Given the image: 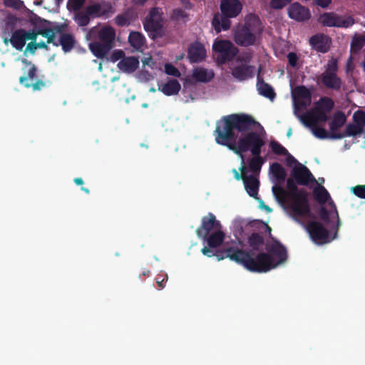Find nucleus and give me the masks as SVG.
Masks as SVG:
<instances>
[{
    "label": "nucleus",
    "instance_id": "1",
    "mask_svg": "<svg viewBox=\"0 0 365 365\" xmlns=\"http://www.w3.org/2000/svg\"><path fill=\"white\" fill-rule=\"evenodd\" d=\"M257 125H260L250 115L230 114L216 122L213 135L217 144L227 147L241 157L249 150L252 154H258L262 153L265 142L258 133L252 130Z\"/></svg>",
    "mask_w": 365,
    "mask_h": 365
},
{
    "label": "nucleus",
    "instance_id": "2",
    "mask_svg": "<svg viewBox=\"0 0 365 365\" xmlns=\"http://www.w3.org/2000/svg\"><path fill=\"white\" fill-rule=\"evenodd\" d=\"M266 252H259L255 257L252 251H246L239 246H231L217 252L219 259L229 258L252 272H267L284 263L287 250L278 240L266 245Z\"/></svg>",
    "mask_w": 365,
    "mask_h": 365
},
{
    "label": "nucleus",
    "instance_id": "3",
    "mask_svg": "<svg viewBox=\"0 0 365 365\" xmlns=\"http://www.w3.org/2000/svg\"><path fill=\"white\" fill-rule=\"evenodd\" d=\"M262 30L259 18L249 14L245 18L244 25H240L235 29L234 40L242 46L254 45L258 40Z\"/></svg>",
    "mask_w": 365,
    "mask_h": 365
},
{
    "label": "nucleus",
    "instance_id": "4",
    "mask_svg": "<svg viewBox=\"0 0 365 365\" xmlns=\"http://www.w3.org/2000/svg\"><path fill=\"white\" fill-rule=\"evenodd\" d=\"M307 191L300 192L292 197H287L283 202L277 201L297 222L304 224L301 218L309 216L311 209Z\"/></svg>",
    "mask_w": 365,
    "mask_h": 365
},
{
    "label": "nucleus",
    "instance_id": "5",
    "mask_svg": "<svg viewBox=\"0 0 365 365\" xmlns=\"http://www.w3.org/2000/svg\"><path fill=\"white\" fill-rule=\"evenodd\" d=\"M95 34H97L101 42L91 43L89 47L95 56L101 58L110 49L115 38V31L110 26L104 25L99 28L93 27L90 31L91 36Z\"/></svg>",
    "mask_w": 365,
    "mask_h": 365
},
{
    "label": "nucleus",
    "instance_id": "6",
    "mask_svg": "<svg viewBox=\"0 0 365 365\" xmlns=\"http://www.w3.org/2000/svg\"><path fill=\"white\" fill-rule=\"evenodd\" d=\"M242 6L238 0H222L220 9L222 14L215 15L212 25L217 31L227 30L231 25L229 18L236 17L242 11Z\"/></svg>",
    "mask_w": 365,
    "mask_h": 365
},
{
    "label": "nucleus",
    "instance_id": "7",
    "mask_svg": "<svg viewBox=\"0 0 365 365\" xmlns=\"http://www.w3.org/2000/svg\"><path fill=\"white\" fill-rule=\"evenodd\" d=\"M334 101L329 98H322L315 103L314 107L307 114L300 117L301 120L307 126L316 125L319 122H327L329 119V113L334 108Z\"/></svg>",
    "mask_w": 365,
    "mask_h": 365
},
{
    "label": "nucleus",
    "instance_id": "8",
    "mask_svg": "<svg viewBox=\"0 0 365 365\" xmlns=\"http://www.w3.org/2000/svg\"><path fill=\"white\" fill-rule=\"evenodd\" d=\"M252 55L245 53L240 55L230 66L232 75L240 81L247 80L253 77L255 67L251 64Z\"/></svg>",
    "mask_w": 365,
    "mask_h": 365
},
{
    "label": "nucleus",
    "instance_id": "9",
    "mask_svg": "<svg viewBox=\"0 0 365 365\" xmlns=\"http://www.w3.org/2000/svg\"><path fill=\"white\" fill-rule=\"evenodd\" d=\"M108 59L112 63L118 62V69L124 73H132L139 66V60L137 57L125 56L124 51L120 49L114 50Z\"/></svg>",
    "mask_w": 365,
    "mask_h": 365
},
{
    "label": "nucleus",
    "instance_id": "10",
    "mask_svg": "<svg viewBox=\"0 0 365 365\" xmlns=\"http://www.w3.org/2000/svg\"><path fill=\"white\" fill-rule=\"evenodd\" d=\"M38 34L46 38L47 43H53L56 46L58 44L61 45L65 51H70L73 46L74 41L71 35H59L51 29H44L41 31Z\"/></svg>",
    "mask_w": 365,
    "mask_h": 365
},
{
    "label": "nucleus",
    "instance_id": "11",
    "mask_svg": "<svg viewBox=\"0 0 365 365\" xmlns=\"http://www.w3.org/2000/svg\"><path fill=\"white\" fill-rule=\"evenodd\" d=\"M319 21L324 26L329 27L348 28L354 24V21L351 16H340L331 12L321 15Z\"/></svg>",
    "mask_w": 365,
    "mask_h": 365
},
{
    "label": "nucleus",
    "instance_id": "12",
    "mask_svg": "<svg viewBox=\"0 0 365 365\" xmlns=\"http://www.w3.org/2000/svg\"><path fill=\"white\" fill-rule=\"evenodd\" d=\"M221 223L216 219L215 215L209 212L202 217L201 225L196 230V234L199 237H206L211 232L220 230Z\"/></svg>",
    "mask_w": 365,
    "mask_h": 365
},
{
    "label": "nucleus",
    "instance_id": "13",
    "mask_svg": "<svg viewBox=\"0 0 365 365\" xmlns=\"http://www.w3.org/2000/svg\"><path fill=\"white\" fill-rule=\"evenodd\" d=\"M212 48L220 54V57H218V61L220 63L231 59L237 53V48L227 40H216L212 45Z\"/></svg>",
    "mask_w": 365,
    "mask_h": 365
},
{
    "label": "nucleus",
    "instance_id": "14",
    "mask_svg": "<svg viewBox=\"0 0 365 365\" xmlns=\"http://www.w3.org/2000/svg\"><path fill=\"white\" fill-rule=\"evenodd\" d=\"M306 229L315 243L322 245L329 241V231L322 223L316 221L309 222L306 225Z\"/></svg>",
    "mask_w": 365,
    "mask_h": 365
},
{
    "label": "nucleus",
    "instance_id": "15",
    "mask_svg": "<svg viewBox=\"0 0 365 365\" xmlns=\"http://www.w3.org/2000/svg\"><path fill=\"white\" fill-rule=\"evenodd\" d=\"M296 181L292 178H288L287 180V187L288 190H286L281 185H274L272 187V192L277 201L283 202L287 197H292L293 195L299 194L300 192L306 191L304 189H298Z\"/></svg>",
    "mask_w": 365,
    "mask_h": 365
},
{
    "label": "nucleus",
    "instance_id": "16",
    "mask_svg": "<svg viewBox=\"0 0 365 365\" xmlns=\"http://www.w3.org/2000/svg\"><path fill=\"white\" fill-rule=\"evenodd\" d=\"M163 18L158 9H153L144 21V28L147 31L153 32V37L160 34Z\"/></svg>",
    "mask_w": 365,
    "mask_h": 365
},
{
    "label": "nucleus",
    "instance_id": "17",
    "mask_svg": "<svg viewBox=\"0 0 365 365\" xmlns=\"http://www.w3.org/2000/svg\"><path fill=\"white\" fill-rule=\"evenodd\" d=\"M291 176L299 185H307L309 182H316L315 178L310 170L302 163H298L292 168Z\"/></svg>",
    "mask_w": 365,
    "mask_h": 365
},
{
    "label": "nucleus",
    "instance_id": "18",
    "mask_svg": "<svg viewBox=\"0 0 365 365\" xmlns=\"http://www.w3.org/2000/svg\"><path fill=\"white\" fill-rule=\"evenodd\" d=\"M37 35L34 33L26 32L23 30L15 31L11 38V43L12 46L18 50H22L29 40H36Z\"/></svg>",
    "mask_w": 365,
    "mask_h": 365
},
{
    "label": "nucleus",
    "instance_id": "19",
    "mask_svg": "<svg viewBox=\"0 0 365 365\" xmlns=\"http://www.w3.org/2000/svg\"><path fill=\"white\" fill-rule=\"evenodd\" d=\"M288 15L289 18L297 21H304L311 17L309 9L299 3H294L288 8Z\"/></svg>",
    "mask_w": 365,
    "mask_h": 365
},
{
    "label": "nucleus",
    "instance_id": "20",
    "mask_svg": "<svg viewBox=\"0 0 365 365\" xmlns=\"http://www.w3.org/2000/svg\"><path fill=\"white\" fill-rule=\"evenodd\" d=\"M87 11L92 17H108L114 12L109 3L93 4L87 7Z\"/></svg>",
    "mask_w": 365,
    "mask_h": 365
},
{
    "label": "nucleus",
    "instance_id": "21",
    "mask_svg": "<svg viewBox=\"0 0 365 365\" xmlns=\"http://www.w3.org/2000/svg\"><path fill=\"white\" fill-rule=\"evenodd\" d=\"M294 113L305 110L311 103L312 93H291Z\"/></svg>",
    "mask_w": 365,
    "mask_h": 365
},
{
    "label": "nucleus",
    "instance_id": "22",
    "mask_svg": "<svg viewBox=\"0 0 365 365\" xmlns=\"http://www.w3.org/2000/svg\"><path fill=\"white\" fill-rule=\"evenodd\" d=\"M28 76L21 77L20 83L24 84L26 88H31L33 90H41L44 88L45 83L42 81L34 79L35 68L33 65H28Z\"/></svg>",
    "mask_w": 365,
    "mask_h": 365
},
{
    "label": "nucleus",
    "instance_id": "23",
    "mask_svg": "<svg viewBox=\"0 0 365 365\" xmlns=\"http://www.w3.org/2000/svg\"><path fill=\"white\" fill-rule=\"evenodd\" d=\"M243 183L245 188L250 197L258 199V191L259 187V181L254 175H247L244 178Z\"/></svg>",
    "mask_w": 365,
    "mask_h": 365
},
{
    "label": "nucleus",
    "instance_id": "24",
    "mask_svg": "<svg viewBox=\"0 0 365 365\" xmlns=\"http://www.w3.org/2000/svg\"><path fill=\"white\" fill-rule=\"evenodd\" d=\"M346 117L342 111H337L334 113L332 120L329 123L330 139H332L333 134H341L342 132H338L346 123Z\"/></svg>",
    "mask_w": 365,
    "mask_h": 365
},
{
    "label": "nucleus",
    "instance_id": "25",
    "mask_svg": "<svg viewBox=\"0 0 365 365\" xmlns=\"http://www.w3.org/2000/svg\"><path fill=\"white\" fill-rule=\"evenodd\" d=\"M128 42L130 46L137 51H143L145 48V38L138 31H131L128 36Z\"/></svg>",
    "mask_w": 365,
    "mask_h": 365
},
{
    "label": "nucleus",
    "instance_id": "26",
    "mask_svg": "<svg viewBox=\"0 0 365 365\" xmlns=\"http://www.w3.org/2000/svg\"><path fill=\"white\" fill-rule=\"evenodd\" d=\"M206 56V51L204 46L199 43H193L189 48L188 58L192 62L202 61Z\"/></svg>",
    "mask_w": 365,
    "mask_h": 365
},
{
    "label": "nucleus",
    "instance_id": "27",
    "mask_svg": "<svg viewBox=\"0 0 365 365\" xmlns=\"http://www.w3.org/2000/svg\"><path fill=\"white\" fill-rule=\"evenodd\" d=\"M329 204L331 205L332 210L329 211L326 207L322 206L319 209V215L320 219L326 224H328L330 222V215H331V213L333 212L335 215L336 217L337 218V220H336V230L334 235H336L337 229L341 225V222L339 220V214H338L336 205H334V203L333 202H330Z\"/></svg>",
    "mask_w": 365,
    "mask_h": 365
},
{
    "label": "nucleus",
    "instance_id": "28",
    "mask_svg": "<svg viewBox=\"0 0 365 365\" xmlns=\"http://www.w3.org/2000/svg\"><path fill=\"white\" fill-rule=\"evenodd\" d=\"M310 43L317 51L326 52L329 47L330 38L325 35H316L311 38Z\"/></svg>",
    "mask_w": 365,
    "mask_h": 365
},
{
    "label": "nucleus",
    "instance_id": "29",
    "mask_svg": "<svg viewBox=\"0 0 365 365\" xmlns=\"http://www.w3.org/2000/svg\"><path fill=\"white\" fill-rule=\"evenodd\" d=\"M364 130L356 125L354 122L352 123H348L346 126V129L341 134H333L332 139H342L346 137L360 135Z\"/></svg>",
    "mask_w": 365,
    "mask_h": 365
},
{
    "label": "nucleus",
    "instance_id": "30",
    "mask_svg": "<svg viewBox=\"0 0 365 365\" xmlns=\"http://www.w3.org/2000/svg\"><path fill=\"white\" fill-rule=\"evenodd\" d=\"M206 241L210 247L217 248L220 247L225 239V233L220 230H215L212 234L208 235L206 237H201Z\"/></svg>",
    "mask_w": 365,
    "mask_h": 365
},
{
    "label": "nucleus",
    "instance_id": "31",
    "mask_svg": "<svg viewBox=\"0 0 365 365\" xmlns=\"http://www.w3.org/2000/svg\"><path fill=\"white\" fill-rule=\"evenodd\" d=\"M247 242L253 251H259L264 245V239L262 234L253 232L248 237Z\"/></svg>",
    "mask_w": 365,
    "mask_h": 365
},
{
    "label": "nucleus",
    "instance_id": "32",
    "mask_svg": "<svg viewBox=\"0 0 365 365\" xmlns=\"http://www.w3.org/2000/svg\"><path fill=\"white\" fill-rule=\"evenodd\" d=\"M252 155L253 157L249 160V168L253 174L258 175L265 160L261 156V153Z\"/></svg>",
    "mask_w": 365,
    "mask_h": 365
},
{
    "label": "nucleus",
    "instance_id": "33",
    "mask_svg": "<svg viewBox=\"0 0 365 365\" xmlns=\"http://www.w3.org/2000/svg\"><path fill=\"white\" fill-rule=\"evenodd\" d=\"M214 76L212 70H207L202 68H198L193 71L192 77L197 81L207 82L210 81Z\"/></svg>",
    "mask_w": 365,
    "mask_h": 365
},
{
    "label": "nucleus",
    "instance_id": "34",
    "mask_svg": "<svg viewBox=\"0 0 365 365\" xmlns=\"http://www.w3.org/2000/svg\"><path fill=\"white\" fill-rule=\"evenodd\" d=\"M313 193L314 199L321 205L325 204L331 198L329 192L322 185L315 187Z\"/></svg>",
    "mask_w": 365,
    "mask_h": 365
},
{
    "label": "nucleus",
    "instance_id": "35",
    "mask_svg": "<svg viewBox=\"0 0 365 365\" xmlns=\"http://www.w3.org/2000/svg\"><path fill=\"white\" fill-rule=\"evenodd\" d=\"M270 171L279 182H282L285 180L287 177L285 169L279 163H273L270 165Z\"/></svg>",
    "mask_w": 365,
    "mask_h": 365
},
{
    "label": "nucleus",
    "instance_id": "36",
    "mask_svg": "<svg viewBox=\"0 0 365 365\" xmlns=\"http://www.w3.org/2000/svg\"><path fill=\"white\" fill-rule=\"evenodd\" d=\"M323 83L329 88H339L340 81L335 73H324L322 76Z\"/></svg>",
    "mask_w": 365,
    "mask_h": 365
},
{
    "label": "nucleus",
    "instance_id": "37",
    "mask_svg": "<svg viewBox=\"0 0 365 365\" xmlns=\"http://www.w3.org/2000/svg\"><path fill=\"white\" fill-rule=\"evenodd\" d=\"M167 96H171L175 94L178 98H179V101L185 103H188L190 100V101H193L195 99L197 98V96H198L199 93H164Z\"/></svg>",
    "mask_w": 365,
    "mask_h": 365
},
{
    "label": "nucleus",
    "instance_id": "38",
    "mask_svg": "<svg viewBox=\"0 0 365 365\" xmlns=\"http://www.w3.org/2000/svg\"><path fill=\"white\" fill-rule=\"evenodd\" d=\"M365 44V36L364 35H355L353 37L351 50L354 52L359 51Z\"/></svg>",
    "mask_w": 365,
    "mask_h": 365
},
{
    "label": "nucleus",
    "instance_id": "39",
    "mask_svg": "<svg viewBox=\"0 0 365 365\" xmlns=\"http://www.w3.org/2000/svg\"><path fill=\"white\" fill-rule=\"evenodd\" d=\"M353 122L363 130L365 128V111L357 110L353 114Z\"/></svg>",
    "mask_w": 365,
    "mask_h": 365
},
{
    "label": "nucleus",
    "instance_id": "40",
    "mask_svg": "<svg viewBox=\"0 0 365 365\" xmlns=\"http://www.w3.org/2000/svg\"><path fill=\"white\" fill-rule=\"evenodd\" d=\"M180 85L175 79H170L162 85V91H179Z\"/></svg>",
    "mask_w": 365,
    "mask_h": 365
},
{
    "label": "nucleus",
    "instance_id": "41",
    "mask_svg": "<svg viewBox=\"0 0 365 365\" xmlns=\"http://www.w3.org/2000/svg\"><path fill=\"white\" fill-rule=\"evenodd\" d=\"M233 245H235V246H238L236 242H232V244L230 245H224L222 248L221 250H217L215 253L213 252V251L211 250L212 247H210L209 246L208 247H204L202 250H201V252L202 253L207 256V257H212L213 255L216 256L217 259L218 261H220V259H219L218 257L217 256V252H220V251H223L225 250L227 247H231V246H233Z\"/></svg>",
    "mask_w": 365,
    "mask_h": 365
},
{
    "label": "nucleus",
    "instance_id": "42",
    "mask_svg": "<svg viewBox=\"0 0 365 365\" xmlns=\"http://www.w3.org/2000/svg\"><path fill=\"white\" fill-rule=\"evenodd\" d=\"M269 146L272 151L276 155H285L286 154H289L288 150L277 141H271Z\"/></svg>",
    "mask_w": 365,
    "mask_h": 365
},
{
    "label": "nucleus",
    "instance_id": "43",
    "mask_svg": "<svg viewBox=\"0 0 365 365\" xmlns=\"http://www.w3.org/2000/svg\"><path fill=\"white\" fill-rule=\"evenodd\" d=\"M312 126L313 134L319 139L330 138V132L329 133L324 128L319 127L316 125H311Z\"/></svg>",
    "mask_w": 365,
    "mask_h": 365
},
{
    "label": "nucleus",
    "instance_id": "44",
    "mask_svg": "<svg viewBox=\"0 0 365 365\" xmlns=\"http://www.w3.org/2000/svg\"><path fill=\"white\" fill-rule=\"evenodd\" d=\"M90 16L91 15L88 14L87 10L86 12H78L75 16V21L79 26H83L89 23Z\"/></svg>",
    "mask_w": 365,
    "mask_h": 365
},
{
    "label": "nucleus",
    "instance_id": "45",
    "mask_svg": "<svg viewBox=\"0 0 365 365\" xmlns=\"http://www.w3.org/2000/svg\"><path fill=\"white\" fill-rule=\"evenodd\" d=\"M241 158H242V165L240 168V170L241 173H240L236 169L232 170V173H234V177L237 180H244V178L247 177V175H246L247 168L245 165L244 156L242 155Z\"/></svg>",
    "mask_w": 365,
    "mask_h": 365
},
{
    "label": "nucleus",
    "instance_id": "46",
    "mask_svg": "<svg viewBox=\"0 0 365 365\" xmlns=\"http://www.w3.org/2000/svg\"><path fill=\"white\" fill-rule=\"evenodd\" d=\"M131 21L132 19L128 14L118 15L115 18V24L120 26H128Z\"/></svg>",
    "mask_w": 365,
    "mask_h": 365
},
{
    "label": "nucleus",
    "instance_id": "47",
    "mask_svg": "<svg viewBox=\"0 0 365 365\" xmlns=\"http://www.w3.org/2000/svg\"><path fill=\"white\" fill-rule=\"evenodd\" d=\"M351 191L358 197L365 199V185L353 187Z\"/></svg>",
    "mask_w": 365,
    "mask_h": 365
},
{
    "label": "nucleus",
    "instance_id": "48",
    "mask_svg": "<svg viewBox=\"0 0 365 365\" xmlns=\"http://www.w3.org/2000/svg\"><path fill=\"white\" fill-rule=\"evenodd\" d=\"M337 70V61L334 58L330 59L324 73H335Z\"/></svg>",
    "mask_w": 365,
    "mask_h": 365
},
{
    "label": "nucleus",
    "instance_id": "49",
    "mask_svg": "<svg viewBox=\"0 0 365 365\" xmlns=\"http://www.w3.org/2000/svg\"><path fill=\"white\" fill-rule=\"evenodd\" d=\"M292 0H272L270 6L274 9H279L286 6Z\"/></svg>",
    "mask_w": 365,
    "mask_h": 365
},
{
    "label": "nucleus",
    "instance_id": "50",
    "mask_svg": "<svg viewBox=\"0 0 365 365\" xmlns=\"http://www.w3.org/2000/svg\"><path fill=\"white\" fill-rule=\"evenodd\" d=\"M165 71L168 75L173 76H180V71L171 63H166L165 65Z\"/></svg>",
    "mask_w": 365,
    "mask_h": 365
},
{
    "label": "nucleus",
    "instance_id": "51",
    "mask_svg": "<svg viewBox=\"0 0 365 365\" xmlns=\"http://www.w3.org/2000/svg\"><path fill=\"white\" fill-rule=\"evenodd\" d=\"M45 46L46 45L44 42H31L28 44L26 48V52L29 51L30 52L34 53L37 48H44Z\"/></svg>",
    "mask_w": 365,
    "mask_h": 365
},
{
    "label": "nucleus",
    "instance_id": "52",
    "mask_svg": "<svg viewBox=\"0 0 365 365\" xmlns=\"http://www.w3.org/2000/svg\"><path fill=\"white\" fill-rule=\"evenodd\" d=\"M85 0H69L68 6L73 10H78L84 4Z\"/></svg>",
    "mask_w": 365,
    "mask_h": 365
},
{
    "label": "nucleus",
    "instance_id": "53",
    "mask_svg": "<svg viewBox=\"0 0 365 365\" xmlns=\"http://www.w3.org/2000/svg\"><path fill=\"white\" fill-rule=\"evenodd\" d=\"M257 86L258 91H263V92L272 91V88L269 85L264 83L262 81H259L257 84Z\"/></svg>",
    "mask_w": 365,
    "mask_h": 365
},
{
    "label": "nucleus",
    "instance_id": "54",
    "mask_svg": "<svg viewBox=\"0 0 365 365\" xmlns=\"http://www.w3.org/2000/svg\"><path fill=\"white\" fill-rule=\"evenodd\" d=\"M151 77V75L147 71H142L138 75V79L141 82L149 81Z\"/></svg>",
    "mask_w": 365,
    "mask_h": 365
},
{
    "label": "nucleus",
    "instance_id": "55",
    "mask_svg": "<svg viewBox=\"0 0 365 365\" xmlns=\"http://www.w3.org/2000/svg\"><path fill=\"white\" fill-rule=\"evenodd\" d=\"M285 155L287 156L286 164L288 167H291L293 164H295L296 165L299 163L289 153Z\"/></svg>",
    "mask_w": 365,
    "mask_h": 365
},
{
    "label": "nucleus",
    "instance_id": "56",
    "mask_svg": "<svg viewBox=\"0 0 365 365\" xmlns=\"http://www.w3.org/2000/svg\"><path fill=\"white\" fill-rule=\"evenodd\" d=\"M155 279H156V283L158 284V287L160 289H163L165 287V283L168 280V275L165 274V277H163L162 276L158 275V276H157Z\"/></svg>",
    "mask_w": 365,
    "mask_h": 365
},
{
    "label": "nucleus",
    "instance_id": "57",
    "mask_svg": "<svg viewBox=\"0 0 365 365\" xmlns=\"http://www.w3.org/2000/svg\"><path fill=\"white\" fill-rule=\"evenodd\" d=\"M287 58H288L289 64L292 66L294 67L297 65V62L298 60L297 55L294 53H290L288 54Z\"/></svg>",
    "mask_w": 365,
    "mask_h": 365
},
{
    "label": "nucleus",
    "instance_id": "58",
    "mask_svg": "<svg viewBox=\"0 0 365 365\" xmlns=\"http://www.w3.org/2000/svg\"><path fill=\"white\" fill-rule=\"evenodd\" d=\"M331 2V0H315V3L322 8L328 7Z\"/></svg>",
    "mask_w": 365,
    "mask_h": 365
},
{
    "label": "nucleus",
    "instance_id": "59",
    "mask_svg": "<svg viewBox=\"0 0 365 365\" xmlns=\"http://www.w3.org/2000/svg\"><path fill=\"white\" fill-rule=\"evenodd\" d=\"M290 86L292 91H308L304 86H297L292 81L290 82Z\"/></svg>",
    "mask_w": 365,
    "mask_h": 365
},
{
    "label": "nucleus",
    "instance_id": "60",
    "mask_svg": "<svg viewBox=\"0 0 365 365\" xmlns=\"http://www.w3.org/2000/svg\"><path fill=\"white\" fill-rule=\"evenodd\" d=\"M259 94L269 98L271 101H273L276 98V93H259Z\"/></svg>",
    "mask_w": 365,
    "mask_h": 365
},
{
    "label": "nucleus",
    "instance_id": "61",
    "mask_svg": "<svg viewBox=\"0 0 365 365\" xmlns=\"http://www.w3.org/2000/svg\"><path fill=\"white\" fill-rule=\"evenodd\" d=\"M353 62L352 58L350 57L346 62V71L349 73L353 70Z\"/></svg>",
    "mask_w": 365,
    "mask_h": 365
},
{
    "label": "nucleus",
    "instance_id": "62",
    "mask_svg": "<svg viewBox=\"0 0 365 365\" xmlns=\"http://www.w3.org/2000/svg\"><path fill=\"white\" fill-rule=\"evenodd\" d=\"M143 64H146L148 66H152L153 64V60L150 57L149 58H145V59L143 61Z\"/></svg>",
    "mask_w": 365,
    "mask_h": 365
},
{
    "label": "nucleus",
    "instance_id": "63",
    "mask_svg": "<svg viewBox=\"0 0 365 365\" xmlns=\"http://www.w3.org/2000/svg\"><path fill=\"white\" fill-rule=\"evenodd\" d=\"M175 18H177L178 19H180L181 17L182 18V17L185 16V15L183 14V12L180 11H175Z\"/></svg>",
    "mask_w": 365,
    "mask_h": 365
},
{
    "label": "nucleus",
    "instance_id": "64",
    "mask_svg": "<svg viewBox=\"0 0 365 365\" xmlns=\"http://www.w3.org/2000/svg\"><path fill=\"white\" fill-rule=\"evenodd\" d=\"M73 181L77 185H81L83 184V180L81 178H76Z\"/></svg>",
    "mask_w": 365,
    "mask_h": 365
}]
</instances>
